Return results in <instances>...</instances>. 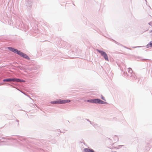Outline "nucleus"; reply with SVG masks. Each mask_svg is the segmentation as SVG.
Masks as SVG:
<instances>
[{
	"label": "nucleus",
	"mask_w": 152,
	"mask_h": 152,
	"mask_svg": "<svg viewBox=\"0 0 152 152\" xmlns=\"http://www.w3.org/2000/svg\"><path fill=\"white\" fill-rule=\"evenodd\" d=\"M70 102V100L68 99H58L56 101H52L51 102V103L53 104H62L68 103Z\"/></svg>",
	"instance_id": "obj_1"
},
{
	"label": "nucleus",
	"mask_w": 152,
	"mask_h": 152,
	"mask_svg": "<svg viewBox=\"0 0 152 152\" xmlns=\"http://www.w3.org/2000/svg\"><path fill=\"white\" fill-rule=\"evenodd\" d=\"M87 102L91 103H99L101 104H105L107 103L106 102H105L99 99L88 100H87Z\"/></svg>",
	"instance_id": "obj_2"
},
{
	"label": "nucleus",
	"mask_w": 152,
	"mask_h": 152,
	"mask_svg": "<svg viewBox=\"0 0 152 152\" xmlns=\"http://www.w3.org/2000/svg\"><path fill=\"white\" fill-rule=\"evenodd\" d=\"M97 51L101 55L103 56L105 60L108 61V57L106 53L103 51L97 50Z\"/></svg>",
	"instance_id": "obj_3"
},
{
	"label": "nucleus",
	"mask_w": 152,
	"mask_h": 152,
	"mask_svg": "<svg viewBox=\"0 0 152 152\" xmlns=\"http://www.w3.org/2000/svg\"><path fill=\"white\" fill-rule=\"evenodd\" d=\"M16 53H17L19 55L27 59H29V57L26 54L23 53L20 51H18L17 50V51H16Z\"/></svg>",
	"instance_id": "obj_4"
},
{
	"label": "nucleus",
	"mask_w": 152,
	"mask_h": 152,
	"mask_svg": "<svg viewBox=\"0 0 152 152\" xmlns=\"http://www.w3.org/2000/svg\"><path fill=\"white\" fill-rule=\"evenodd\" d=\"M111 140L113 142H116L118 140V137L116 135L113 136L111 137Z\"/></svg>",
	"instance_id": "obj_5"
},
{
	"label": "nucleus",
	"mask_w": 152,
	"mask_h": 152,
	"mask_svg": "<svg viewBox=\"0 0 152 152\" xmlns=\"http://www.w3.org/2000/svg\"><path fill=\"white\" fill-rule=\"evenodd\" d=\"M13 82H25V81L23 80H21L19 79H16V78H13Z\"/></svg>",
	"instance_id": "obj_6"
},
{
	"label": "nucleus",
	"mask_w": 152,
	"mask_h": 152,
	"mask_svg": "<svg viewBox=\"0 0 152 152\" xmlns=\"http://www.w3.org/2000/svg\"><path fill=\"white\" fill-rule=\"evenodd\" d=\"M84 151V152H95L93 150L88 148H85Z\"/></svg>",
	"instance_id": "obj_7"
},
{
	"label": "nucleus",
	"mask_w": 152,
	"mask_h": 152,
	"mask_svg": "<svg viewBox=\"0 0 152 152\" xmlns=\"http://www.w3.org/2000/svg\"><path fill=\"white\" fill-rule=\"evenodd\" d=\"M7 48L10 51L15 53H16V51H17V49H14L12 48L8 47Z\"/></svg>",
	"instance_id": "obj_8"
},
{
	"label": "nucleus",
	"mask_w": 152,
	"mask_h": 152,
	"mask_svg": "<svg viewBox=\"0 0 152 152\" xmlns=\"http://www.w3.org/2000/svg\"><path fill=\"white\" fill-rule=\"evenodd\" d=\"M3 81L4 82H5V81H6V82L13 81H13H14V80H13V78H12V79L10 78V79H4L3 80Z\"/></svg>",
	"instance_id": "obj_9"
},
{
	"label": "nucleus",
	"mask_w": 152,
	"mask_h": 152,
	"mask_svg": "<svg viewBox=\"0 0 152 152\" xmlns=\"http://www.w3.org/2000/svg\"><path fill=\"white\" fill-rule=\"evenodd\" d=\"M147 48H149L151 47H152V41L150 43L147 45H146Z\"/></svg>",
	"instance_id": "obj_10"
},
{
	"label": "nucleus",
	"mask_w": 152,
	"mask_h": 152,
	"mask_svg": "<svg viewBox=\"0 0 152 152\" xmlns=\"http://www.w3.org/2000/svg\"><path fill=\"white\" fill-rule=\"evenodd\" d=\"M101 98H102V99L104 100L105 101H106L105 99L103 97V96H102Z\"/></svg>",
	"instance_id": "obj_11"
},
{
	"label": "nucleus",
	"mask_w": 152,
	"mask_h": 152,
	"mask_svg": "<svg viewBox=\"0 0 152 152\" xmlns=\"http://www.w3.org/2000/svg\"><path fill=\"white\" fill-rule=\"evenodd\" d=\"M128 70L130 72V71H132V69L131 68H129V69H128Z\"/></svg>",
	"instance_id": "obj_12"
}]
</instances>
